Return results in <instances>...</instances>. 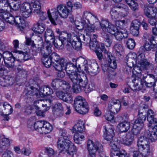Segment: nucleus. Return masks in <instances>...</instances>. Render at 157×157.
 <instances>
[{"instance_id":"obj_1","label":"nucleus","mask_w":157,"mask_h":157,"mask_svg":"<svg viewBox=\"0 0 157 157\" xmlns=\"http://www.w3.org/2000/svg\"><path fill=\"white\" fill-rule=\"evenodd\" d=\"M130 57L126 56V59H133L132 61L134 68L132 70V77L134 78H139L141 76L142 69L152 70L154 69V65L147 60L145 59V55L141 53L137 57L136 53H134L132 55H129Z\"/></svg>"},{"instance_id":"obj_2","label":"nucleus","mask_w":157,"mask_h":157,"mask_svg":"<svg viewBox=\"0 0 157 157\" xmlns=\"http://www.w3.org/2000/svg\"><path fill=\"white\" fill-rule=\"evenodd\" d=\"M75 36V33L72 34L70 33L63 32L60 35L59 40L64 44L65 42L68 43L66 45L67 49L69 51L72 49V48L75 49H79L82 46V44L79 41H77V37Z\"/></svg>"},{"instance_id":"obj_3","label":"nucleus","mask_w":157,"mask_h":157,"mask_svg":"<svg viewBox=\"0 0 157 157\" xmlns=\"http://www.w3.org/2000/svg\"><path fill=\"white\" fill-rule=\"evenodd\" d=\"M57 147L60 152L65 151L70 157H73L76 153V147L69 140L59 138L57 142Z\"/></svg>"},{"instance_id":"obj_4","label":"nucleus","mask_w":157,"mask_h":157,"mask_svg":"<svg viewBox=\"0 0 157 157\" xmlns=\"http://www.w3.org/2000/svg\"><path fill=\"white\" fill-rule=\"evenodd\" d=\"M78 62L80 63V64L78 65V68H82L86 73L89 72L90 75L94 76L98 73V66L96 62L88 64L87 60L84 58H81Z\"/></svg>"},{"instance_id":"obj_5","label":"nucleus","mask_w":157,"mask_h":157,"mask_svg":"<svg viewBox=\"0 0 157 157\" xmlns=\"http://www.w3.org/2000/svg\"><path fill=\"white\" fill-rule=\"evenodd\" d=\"M73 83L72 89L73 92L77 93L81 91V88H84L86 93L91 91L93 88L88 85V79H70Z\"/></svg>"},{"instance_id":"obj_6","label":"nucleus","mask_w":157,"mask_h":157,"mask_svg":"<svg viewBox=\"0 0 157 157\" xmlns=\"http://www.w3.org/2000/svg\"><path fill=\"white\" fill-rule=\"evenodd\" d=\"M149 139L144 136L139 137L137 142L139 152L143 157L148 156L150 153Z\"/></svg>"},{"instance_id":"obj_7","label":"nucleus","mask_w":157,"mask_h":157,"mask_svg":"<svg viewBox=\"0 0 157 157\" xmlns=\"http://www.w3.org/2000/svg\"><path fill=\"white\" fill-rule=\"evenodd\" d=\"M74 107L79 113L84 114L89 111V106L85 99L82 97L78 96L74 100Z\"/></svg>"},{"instance_id":"obj_8","label":"nucleus","mask_w":157,"mask_h":157,"mask_svg":"<svg viewBox=\"0 0 157 157\" xmlns=\"http://www.w3.org/2000/svg\"><path fill=\"white\" fill-rule=\"evenodd\" d=\"M87 149L89 151L88 157H96L97 151L99 152L103 151V146L99 142L95 143L89 140L87 142Z\"/></svg>"},{"instance_id":"obj_9","label":"nucleus","mask_w":157,"mask_h":157,"mask_svg":"<svg viewBox=\"0 0 157 157\" xmlns=\"http://www.w3.org/2000/svg\"><path fill=\"white\" fill-rule=\"evenodd\" d=\"M146 119L145 115H141L134 122L133 128L132 130V133L135 135L137 136L140 134V130L142 128L144 122Z\"/></svg>"},{"instance_id":"obj_10","label":"nucleus","mask_w":157,"mask_h":157,"mask_svg":"<svg viewBox=\"0 0 157 157\" xmlns=\"http://www.w3.org/2000/svg\"><path fill=\"white\" fill-rule=\"evenodd\" d=\"M72 60L73 61H75L76 62L75 64L71 63H67L66 60V64H65L64 67V69L65 70L69 76L70 78H73L72 77L74 76L75 75L74 73L75 74V73L76 72H74V71L77 68V63L78 64V65L80 64V62H78V61L80 60V59L76 60L75 59H72Z\"/></svg>"},{"instance_id":"obj_11","label":"nucleus","mask_w":157,"mask_h":157,"mask_svg":"<svg viewBox=\"0 0 157 157\" xmlns=\"http://www.w3.org/2000/svg\"><path fill=\"white\" fill-rule=\"evenodd\" d=\"M4 59L5 66L8 68H12L14 66V58L10 52H6L4 53Z\"/></svg>"},{"instance_id":"obj_12","label":"nucleus","mask_w":157,"mask_h":157,"mask_svg":"<svg viewBox=\"0 0 157 157\" xmlns=\"http://www.w3.org/2000/svg\"><path fill=\"white\" fill-rule=\"evenodd\" d=\"M75 36L77 37V41H79L82 43V42L85 44H90L91 40L94 37H96V34H93L90 35L86 34V36L82 35L79 33H77L76 32L75 33Z\"/></svg>"},{"instance_id":"obj_13","label":"nucleus","mask_w":157,"mask_h":157,"mask_svg":"<svg viewBox=\"0 0 157 157\" xmlns=\"http://www.w3.org/2000/svg\"><path fill=\"white\" fill-rule=\"evenodd\" d=\"M143 10L144 14L147 17L157 14V9L152 5L145 4L144 6Z\"/></svg>"},{"instance_id":"obj_14","label":"nucleus","mask_w":157,"mask_h":157,"mask_svg":"<svg viewBox=\"0 0 157 157\" xmlns=\"http://www.w3.org/2000/svg\"><path fill=\"white\" fill-rule=\"evenodd\" d=\"M56 94L58 97L65 102L69 103H71L73 102V97L70 94L65 93L62 91H59Z\"/></svg>"},{"instance_id":"obj_15","label":"nucleus","mask_w":157,"mask_h":157,"mask_svg":"<svg viewBox=\"0 0 157 157\" xmlns=\"http://www.w3.org/2000/svg\"><path fill=\"white\" fill-rule=\"evenodd\" d=\"M104 127V137L107 141L111 140L115 135L113 128L112 126L106 127Z\"/></svg>"},{"instance_id":"obj_16","label":"nucleus","mask_w":157,"mask_h":157,"mask_svg":"<svg viewBox=\"0 0 157 157\" xmlns=\"http://www.w3.org/2000/svg\"><path fill=\"white\" fill-rule=\"evenodd\" d=\"M121 106L119 100H113L108 104V107L110 110L113 112L117 113L120 110Z\"/></svg>"},{"instance_id":"obj_17","label":"nucleus","mask_w":157,"mask_h":157,"mask_svg":"<svg viewBox=\"0 0 157 157\" xmlns=\"http://www.w3.org/2000/svg\"><path fill=\"white\" fill-rule=\"evenodd\" d=\"M57 9L61 17L66 18L67 17L69 11L67 6L61 4L57 6Z\"/></svg>"},{"instance_id":"obj_18","label":"nucleus","mask_w":157,"mask_h":157,"mask_svg":"<svg viewBox=\"0 0 157 157\" xmlns=\"http://www.w3.org/2000/svg\"><path fill=\"white\" fill-rule=\"evenodd\" d=\"M133 135H134L133 134L132 135L131 133H128L125 135H124L120 140L123 144L127 145H131L133 140Z\"/></svg>"},{"instance_id":"obj_19","label":"nucleus","mask_w":157,"mask_h":157,"mask_svg":"<svg viewBox=\"0 0 157 157\" xmlns=\"http://www.w3.org/2000/svg\"><path fill=\"white\" fill-rule=\"evenodd\" d=\"M47 13L49 19L52 24L54 25H56V21L59 17V13L57 10H55L53 12L51 13L49 10L47 11Z\"/></svg>"},{"instance_id":"obj_20","label":"nucleus","mask_w":157,"mask_h":157,"mask_svg":"<svg viewBox=\"0 0 157 157\" xmlns=\"http://www.w3.org/2000/svg\"><path fill=\"white\" fill-rule=\"evenodd\" d=\"M155 114L151 109H149L147 112V120L148 122V126L156 124L157 119L154 118Z\"/></svg>"},{"instance_id":"obj_21","label":"nucleus","mask_w":157,"mask_h":157,"mask_svg":"<svg viewBox=\"0 0 157 157\" xmlns=\"http://www.w3.org/2000/svg\"><path fill=\"white\" fill-rule=\"evenodd\" d=\"M144 79H133L132 82L134 83L133 86L134 88V90L139 91L141 90L144 87L145 83Z\"/></svg>"},{"instance_id":"obj_22","label":"nucleus","mask_w":157,"mask_h":157,"mask_svg":"<svg viewBox=\"0 0 157 157\" xmlns=\"http://www.w3.org/2000/svg\"><path fill=\"white\" fill-rule=\"evenodd\" d=\"M53 93L52 90L48 86H43L41 87L40 90L39 94L42 97L45 96L50 95Z\"/></svg>"},{"instance_id":"obj_23","label":"nucleus","mask_w":157,"mask_h":157,"mask_svg":"<svg viewBox=\"0 0 157 157\" xmlns=\"http://www.w3.org/2000/svg\"><path fill=\"white\" fill-rule=\"evenodd\" d=\"M108 63L109 67L113 69H116L117 67L115 57L112 55L111 53H107V54Z\"/></svg>"},{"instance_id":"obj_24","label":"nucleus","mask_w":157,"mask_h":157,"mask_svg":"<svg viewBox=\"0 0 157 157\" xmlns=\"http://www.w3.org/2000/svg\"><path fill=\"white\" fill-rule=\"evenodd\" d=\"M66 59L62 58L59 61L53 62L52 65L56 70L61 71L64 69V66L66 64Z\"/></svg>"},{"instance_id":"obj_25","label":"nucleus","mask_w":157,"mask_h":157,"mask_svg":"<svg viewBox=\"0 0 157 157\" xmlns=\"http://www.w3.org/2000/svg\"><path fill=\"white\" fill-rule=\"evenodd\" d=\"M21 30H22L26 27V23L25 20L20 16L15 17L14 24Z\"/></svg>"},{"instance_id":"obj_26","label":"nucleus","mask_w":157,"mask_h":157,"mask_svg":"<svg viewBox=\"0 0 157 157\" xmlns=\"http://www.w3.org/2000/svg\"><path fill=\"white\" fill-rule=\"evenodd\" d=\"M85 128L84 124L83 122L79 121L75 124L72 129L73 132L75 133H82Z\"/></svg>"},{"instance_id":"obj_27","label":"nucleus","mask_w":157,"mask_h":157,"mask_svg":"<svg viewBox=\"0 0 157 157\" xmlns=\"http://www.w3.org/2000/svg\"><path fill=\"white\" fill-rule=\"evenodd\" d=\"M151 130L150 139L152 141H155L157 139V123L156 124L148 126Z\"/></svg>"},{"instance_id":"obj_28","label":"nucleus","mask_w":157,"mask_h":157,"mask_svg":"<svg viewBox=\"0 0 157 157\" xmlns=\"http://www.w3.org/2000/svg\"><path fill=\"white\" fill-rule=\"evenodd\" d=\"M45 28V25L44 23L37 22L32 28V30L35 32L41 34L44 31Z\"/></svg>"},{"instance_id":"obj_29","label":"nucleus","mask_w":157,"mask_h":157,"mask_svg":"<svg viewBox=\"0 0 157 157\" xmlns=\"http://www.w3.org/2000/svg\"><path fill=\"white\" fill-rule=\"evenodd\" d=\"M66 84L65 81L61 80V79H54L52 83V86L54 90H57L59 87L58 85L62 86L63 84Z\"/></svg>"},{"instance_id":"obj_30","label":"nucleus","mask_w":157,"mask_h":157,"mask_svg":"<svg viewBox=\"0 0 157 157\" xmlns=\"http://www.w3.org/2000/svg\"><path fill=\"white\" fill-rule=\"evenodd\" d=\"M82 18L95 21L98 20L97 16L96 15H93L86 11L84 12Z\"/></svg>"},{"instance_id":"obj_31","label":"nucleus","mask_w":157,"mask_h":157,"mask_svg":"<svg viewBox=\"0 0 157 157\" xmlns=\"http://www.w3.org/2000/svg\"><path fill=\"white\" fill-rule=\"evenodd\" d=\"M55 36L52 30L50 29H47L44 34V38L45 41L48 42L50 40H54Z\"/></svg>"},{"instance_id":"obj_32","label":"nucleus","mask_w":157,"mask_h":157,"mask_svg":"<svg viewBox=\"0 0 157 157\" xmlns=\"http://www.w3.org/2000/svg\"><path fill=\"white\" fill-rule=\"evenodd\" d=\"M97 35H96V37H94L91 40V41L89 44V47L90 49L94 51L97 50H100V45L98 44L96 38Z\"/></svg>"},{"instance_id":"obj_33","label":"nucleus","mask_w":157,"mask_h":157,"mask_svg":"<svg viewBox=\"0 0 157 157\" xmlns=\"http://www.w3.org/2000/svg\"><path fill=\"white\" fill-rule=\"evenodd\" d=\"M26 41L25 44L27 45H30L31 48L33 51H34L36 53H37L39 51L40 47H37L36 46V44L34 43V41L32 40L30 38H28L25 37Z\"/></svg>"},{"instance_id":"obj_34","label":"nucleus","mask_w":157,"mask_h":157,"mask_svg":"<svg viewBox=\"0 0 157 157\" xmlns=\"http://www.w3.org/2000/svg\"><path fill=\"white\" fill-rule=\"evenodd\" d=\"M52 45L50 44L47 45L45 48H43L41 49L40 48V50L41 51V52L43 56H48L52 52L51 50Z\"/></svg>"},{"instance_id":"obj_35","label":"nucleus","mask_w":157,"mask_h":157,"mask_svg":"<svg viewBox=\"0 0 157 157\" xmlns=\"http://www.w3.org/2000/svg\"><path fill=\"white\" fill-rule=\"evenodd\" d=\"M10 145V141L7 138H3L0 141V151H2L6 149L7 147Z\"/></svg>"},{"instance_id":"obj_36","label":"nucleus","mask_w":157,"mask_h":157,"mask_svg":"<svg viewBox=\"0 0 157 157\" xmlns=\"http://www.w3.org/2000/svg\"><path fill=\"white\" fill-rule=\"evenodd\" d=\"M13 1L10 4L9 10L11 12L18 10L21 4L19 0H13Z\"/></svg>"},{"instance_id":"obj_37","label":"nucleus","mask_w":157,"mask_h":157,"mask_svg":"<svg viewBox=\"0 0 157 157\" xmlns=\"http://www.w3.org/2000/svg\"><path fill=\"white\" fill-rule=\"evenodd\" d=\"M2 105L4 109L3 110L5 113H7L8 114H11L13 111V109L11 105L7 102L0 103V106Z\"/></svg>"},{"instance_id":"obj_38","label":"nucleus","mask_w":157,"mask_h":157,"mask_svg":"<svg viewBox=\"0 0 157 157\" xmlns=\"http://www.w3.org/2000/svg\"><path fill=\"white\" fill-rule=\"evenodd\" d=\"M54 154V150L51 148H47L44 153L41 152L40 154V157H53Z\"/></svg>"},{"instance_id":"obj_39","label":"nucleus","mask_w":157,"mask_h":157,"mask_svg":"<svg viewBox=\"0 0 157 157\" xmlns=\"http://www.w3.org/2000/svg\"><path fill=\"white\" fill-rule=\"evenodd\" d=\"M118 125L120 130L122 132L128 131L130 128V122L126 121L119 123Z\"/></svg>"},{"instance_id":"obj_40","label":"nucleus","mask_w":157,"mask_h":157,"mask_svg":"<svg viewBox=\"0 0 157 157\" xmlns=\"http://www.w3.org/2000/svg\"><path fill=\"white\" fill-rule=\"evenodd\" d=\"M52 129V125L48 122L44 121L42 128V134H47L50 132Z\"/></svg>"},{"instance_id":"obj_41","label":"nucleus","mask_w":157,"mask_h":157,"mask_svg":"<svg viewBox=\"0 0 157 157\" xmlns=\"http://www.w3.org/2000/svg\"><path fill=\"white\" fill-rule=\"evenodd\" d=\"M44 121H39L36 122L34 124V128L36 130L42 133Z\"/></svg>"},{"instance_id":"obj_42","label":"nucleus","mask_w":157,"mask_h":157,"mask_svg":"<svg viewBox=\"0 0 157 157\" xmlns=\"http://www.w3.org/2000/svg\"><path fill=\"white\" fill-rule=\"evenodd\" d=\"M157 47L156 44H153L152 42H147L144 46L140 47V49H143L144 48L146 50L150 51L152 49H155Z\"/></svg>"},{"instance_id":"obj_43","label":"nucleus","mask_w":157,"mask_h":157,"mask_svg":"<svg viewBox=\"0 0 157 157\" xmlns=\"http://www.w3.org/2000/svg\"><path fill=\"white\" fill-rule=\"evenodd\" d=\"M13 79H0V85L5 87L12 85L14 81Z\"/></svg>"},{"instance_id":"obj_44","label":"nucleus","mask_w":157,"mask_h":157,"mask_svg":"<svg viewBox=\"0 0 157 157\" xmlns=\"http://www.w3.org/2000/svg\"><path fill=\"white\" fill-rule=\"evenodd\" d=\"M44 65L46 67H49L52 64V61L48 56H43L41 59Z\"/></svg>"},{"instance_id":"obj_45","label":"nucleus","mask_w":157,"mask_h":157,"mask_svg":"<svg viewBox=\"0 0 157 157\" xmlns=\"http://www.w3.org/2000/svg\"><path fill=\"white\" fill-rule=\"evenodd\" d=\"M84 136L82 133H75L74 137V139L75 143L79 144L80 141L83 140Z\"/></svg>"},{"instance_id":"obj_46","label":"nucleus","mask_w":157,"mask_h":157,"mask_svg":"<svg viewBox=\"0 0 157 157\" xmlns=\"http://www.w3.org/2000/svg\"><path fill=\"white\" fill-rule=\"evenodd\" d=\"M102 36L104 39L106 46L107 47L110 46L112 44V41L110 38V35L108 34L104 33L103 34H102Z\"/></svg>"},{"instance_id":"obj_47","label":"nucleus","mask_w":157,"mask_h":157,"mask_svg":"<svg viewBox=\"0 0 157 157\" xmlns=\"http://www.w3.org/2000/svg\"><path fill=\"white\" fill-rule=\"evenodd\" d=\"M110 23L108 20H102L100 22V25L102 30L105 31Z\"/></svg>"},{"instance_id":"obj_48","label":"nucleus","mask_w":157,"mask_h":157,"mask_svg":"<svg viewBox=\"0 0 157 157\" xmlns=\"http://www.w3.org/2000/svg\"><path fill=\"white\" fill-rule=\"evenodd\" d=\"M33 10L34 13H38L39 11L41 10V5L40 2L37 0L33 4Z\"/></svg>"},{"instance_id":"obj_49","label":"nucleus","mask_w":157,"mask_h":157,"mask_svg":"<svg viewBox=\"0 0 157 157\" xmlns=\"http://www.w3.org/2000/svg\"><path fill=\"white\" fill-rule=\"evenodd\" d=\"M117 29L116 27L111 23L109 26L107 27L105 32H107L112 35H113L117 31Z\"/></svg>"},{"instance_id":"obj_50","label":"nucleus","mask_w":157,"mask_h":157,"mask_svg":"<svg viewBox=\"0 0 157 157\" xmlns=\"http://www.w3.org/2000/svg\"><path fill=\"white\" fill-rule=\"evenodd\" d=\"M10 10L3 9L1 10L0 11V17L2 19L6 20L7 19L9 16H10V14L9 12Z\"/></svg>"},{"instance_id":"obj_51","label":"nucleus","mask_w":157,"mask_h":157,"mask_svg":"<svg viewBox=\"0 0 157 157\" xmlns=\"http://www.w3.org/2000/svg\"><path fill=\"white\" fill-rule=\"evenodd\" d=\"M39 91L38 90L33 87L31 86L30 87V89L26 93L27 95H36L37 96L39 94Z\"/></svg>"},{"instance_id":"obj_52","label":"nucleus","mask_w":157,"mask_h":157,"mask_svg":"<svg viewBox=\"0 0 157 157\" xmlns=\"http://www.w3.org/2000/svg\"><path fill=\"white\" fill-rule=\"evenodd\" d=\"M126 44L127 48L130 49H133L136 43L135 40L132 38H129L126 42Z\"/></svg>"},{"instance_id":"obj_53","label":"nucleus","mask_w":157,"mask_h":157,"mask_svg":"<svg viewBox=\"0 0 157 157\" xmlns=\"http://www.w3.org/2000/svg\"><path fill=\"white\" fill-rule=\"evenodd\" d=\"M110 14L111 18L113 20L118 19L120 16L119 13L117 12L115 8H113L111 9Z\"/></svg>"},{"instance_id":"obj_54","label":"nucleus","mask_w":157,"mask_h":157,"mask_svg":"<svg viewBox=\"0 0 157 157\" xmlns=\"http://www.w3.org/2000/svg\"><path fill=\"white\" fill-rule=\"evenodd\" d=\"M114 48L115 50V53L118 56H121V52L123 50V47L121 44H116L114 46Z\"/></svg>"},{"instance_id":"obj_55","label":"nucleus","mask_w":157,"mask_h":157,"mask_svg":"<svg viewBox=\"0 0 157 157\" xmlns=\"http://www.w3.org/2000/svg\"><path fill=\"white\" fill-rule=\"evenodd\" d=\"M10 4L8 0H0V7L3 8L4 10H9Z\"/></svg>"},{"instance_id":"obj_56","label":"nucleus","mask_w":157,"mask_h":157,"mask_svg":"<svg viewBox=\"0 0 157 157\" xmlns=\"http://www.w3.org/2000/svg\"><path fill=\"white\" fill-rule=\"evenodd\" d=\"M126 34L125 33H123L121 31H118L114 34L116 39L118 40H121L124 37V35Z\"/></svg>"},{"instance_id":"obj_57","label":"nucleus","mask_w":157,"mask_h":157,"mask_svg":"<svg viewBox=\"0 0 157 157\" xmlns=\"http://www.w3.org/2000/svg\"><path fill=\"white\" fill-rule=\"evenodd\" d=\"M75 75L74 76L72 77L73 78H88L87 75L84 72H79L78 73L76 72L74 74Z\"/></svg>"},{"instance_id":"obj_58","label":"nucleus","mask_w":157,"mask_h":157,"mask_svg":"<svg viewBox=\"0 0 157 157\" xmlns=\"http://www.w3.org/2000/svg\"><path fill=\"white\" fill-rule=\"evenodd\" d=\"M116 139L113 140L111 141L110 146L111 148L114 151H118L119 148L118 147V143Z\"/></svg>"},{"instance_id":"obj_59","label":"nucleus","mask_w":157,"mask_h":157,"mask_svg":"<svg viewBox=\"0 0 157 157\" xmlns=\"http://www.w3.org/2000/svg\"><path fill=\"white\" fill-rule=\"evenodd\" d=\"M21 11H32L31 5L30 4L25 3L23 4L21 8Z\"/></svg>"},{"instance_id":"obj_60","label":"nucleus","mask_w":157,"mask_h":157,"mask_svg":"<svg viewBox=\"0 0 157 157\" xmlns=\"http://www.w3.org/2000/svg\"><path fill=\"white\" fill-rule=\"evenodd\" d=\"M49 58L51 60L52 62H57L59 61L61 59L59 55L56 53L53 52L52 53L51 55L49 57Z\"/></svg>"},{"instance_id":"obj_61","label":"nucleus","mask_w":157,"mask_h":157,"mask_svg":"<svg viewBox=\"0 0 157 157\" xmlns=\"http://www.w3.org/2000/svg\"><path fill=\"white\" fill-rule=\"evenodd\" d=\"M156 15L151 16L150 17H147L148 18V22L152 26H154L155 25L157 21V14Z\"/></svg>"},{"instance_id":"obj_62","label":"nucleus","mask_w":157,"mask_h":157,"mask_svg":"<svg viewBox=\"0 0 157 157\" xmlns=\"http://www.w3.org/2000/svg\"><path fill=\"white\" fill-rule=\"evenodd\" d=\"M85 31L86 34L89 35H91V33L94 31V26L90 23V25H87L85 28Z\"/></svg>"},{"instance_id":"obj_63","label":"nucleus","mask_w":157,"mask_h":157,"mask_svg":"<svg viewBox=\"0 0 157 157\" xmlns=\"http://www.w3.org/2000/svg\"><path fill=\"white\" fill-rule=\"evenodd\" d=\"M141 25V23L140 21L137 19L133 21L131 24L130 27L139 29V27Z\"/></svg>"},{"instance_id":"obj_64","label":"nucleus","mask_w":157,"mask_h":157,"mask_svg":"<svg viewBox=\"0 0 157 157\" xmlns=\"http://www.w3.org/2000/svg\"><path fill=\"white\" fill-rule=\"evenodd\" d=\"M53 114L58 117H61L63 114V110L52 109Z\"/></svg>"}]
</instances>
